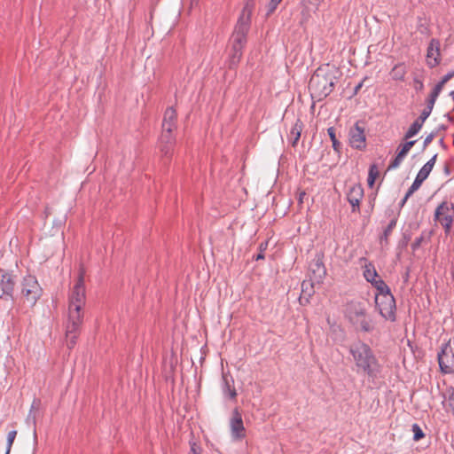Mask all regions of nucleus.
Segmentation results:
<instances>
[{"mask_svg":"<svg viewBox=\"0 0 454 454\" xmlns=\"http://www.w3.org/2000/svg\"><path fill=\"white\" fill-rule=\"evenodd\" d=\"M85 270L82 267L79 269L78 278L70 291L68 297V314L66 323L67 346L69 349L74 348L77 342L81 327L83 322L82 309L86 303V289L84 284Z\"/></svg>","mask_w":454,"mask_h":454,"instance_id":"f257e3e1","label":"nucleus"},{"mask_svg":"<svg viewBox=\"0 0 454 454\" xmlns=\"http://www.w3.org/2000/svg\"><path fill=\"white\" fill-rule=\"evenodd\" d=\"M254 0H246L245 5L235 25L230 38L231 52L229 57V67L233 68L239 63L243 49L247 42V34L251 27V16L254 9Z\"/></svg>","mask_w":454,"mask_h":454,"instance_id":"f03ea898","label":"nucleus"},{"mask_svg":"<svg viewBox=\"0 0 454 454\" xmlns=\"http://www.w3.org/2000/svg\"><path fill=\"white\" fill-rule=\"evenodd\" d=\"M340 77V70L333 65L325 64L317 67L309 82V90L313 100L321 101L333 90Z\"/></svg>","mask_w":454,"mask_h":454,"instance_id":"7ed1b4c3","label":"nucleus"},{"mask_svg":"<svg viewBox=\"0 0 454 454\" xmlns=\"http://www.w3.org/2000/svg\"><path fill=\"white\" fill-rule=\"evenodd\" d=\"M349 353L356 367L357 373H364L370 378H377L381 372L379 363L371 347L363 341L350 345Z\"/></svg>","mask_w":454,"mask_h":454,"instance_id":"20e7f679","label":"nucleus"},{"mask_svg":"<svg viewBox=\"0 0 454 454\" xmlns=\"http://www.w3.org/2000/svg\"><path fill=\"white\" fill-rule=\"evenodd\" d=\"M20 294L30 307H34L43 294V289L36 278L31 274H27L20 282Z\"/></svg>","mask_w":454,"mask_h":454,"instance_id":"39448f33","label":"nucleus"},{"mask_svg":"<svg viewBox=\"0 0 454 454\" xmlns=\"http://www.w3.org/2000/svg\"><path fill=\"white\" fill-rule=\"evenodd\" d=\"M434 218L443 228L444 233L449 235L454 223V203L442 201L434 210Z\"/></svg>","mask_w":454,"mask_h":454,"instance_id":"423d86ee","label":"nucleus"},{"mask_svg":"<svg viewBox=\"0 0 454 454\" xmlns=\"http://www.w3.org/2000/svg\"><path fill=\"white\" fill-rule=\"evenodd\" d=\"M440 372L443 374L454 372V352L450 346V340L442 344L437 354Z\"/></svg>","mask_w":454,"mask_h":454,"instance_id":"0eeeda50","label":"nucleus"},{"mask_svg":"<svg viewBox=\"0 0 454 454\" xmlns=\"http://www.w3.org/2000/svg\"><path fill=\"white\" fill-rule=\"evenodd\" d=\"M375 303L377 309H379V313L382 317L391 322L395 321L396 305L395 297L392 294L383 295L381 297L376 295Z\"/></svg>","mask_w":454,"mask_h":454,"instance_id":"6e6552de","label":"nucleus"},{"mask_svg":"<svg viewBox=\"0 0 454 454\" xmlns=\"http://www.w3.org/2000/svg\"><path fill=\"white\" fill-rule=\"evenodd\" d=\"M441 62V42L438 38H431L427 47L426 65L428 68L433 69Z\"/></svg>","mask_w":454,"mask_h":454,"instance_id":"1a4fd4ad","label":"nucleus"},{"mask_svg":"<svg viewBox=\"0 0 454 454\" xmlns=\"http://www.w3.org/2000/svg\"><path fill=\"white\" fill-rule=\"evenodd\" d=\"M15 286L14 277L11 273L0 270V299L12 300Z\"/></svg>","mask_w":454,"mask_h":454,"instance_id":"9d476101","label":"nucleus"},{"mask_svg":"<svg viewBox=\"0 0 454 454\" xmlns=\"http://www.w3.org/2000/svg\"><path fill=\"white\" fill-rule=\"evenodd\" d=\"M230 429L231 437L235 440H242L246 437V429L243 424L242 414L238 408L232 411V416L230 420Z\"/></svg>","mask_w":454,"mask_h":454,"instance_id":"9b49d317","label":"nucleus"},{"mask_svg":"<svg viewBox=\"0 0 454 454\" xmlns=\"http://www.w3.org/2000/svg\"><path fill=\"white\" fill-rule=\"evenodd\" d=\"M366 137L364 128L359 122H356L355 126L349 131V144L353 148L362 150L366 146Z\"/></svg>","mask_w":454,"mask_h":454,"instance_id":"f8f14e48","label":"nucleus"},{"mask_svg":"<svg viewBox=\"0 0 454 454\" xmlns=\"http://www.w3.org/2000/svg\"><path fill=\"white\" fill-rule=\"evenodd\" d=\"M364 197V189L360 184H355L350 187L348 194L347 200L352 206V212H359L360 210V202Z\"/></svg>","mask_w":454,"mask_h":454,"instance_id":"ddd939ff","label":"nucleus"},{"mask_svg":"<svg viewBox=\"0 0 454 454\" xmlns=\"http://www.w3.org/2000/svg\"><path fill=\"white\" fill-rule=\"evenodd\" d=\"M309 279L316 282V284L322 283L326 275L325 264L320 259L312 262L309 269Z\"/></svg>","mask_w":454,"mask_h":454,"instance_id":"4468645a","label":"nucleus"},{"mask_svg":"<svg viewBox=\"0 0 454 454\" xmlns=\"http://www.w3.org/2000/svg\"><path fill=\"white\" fill-rule=\"evenodd\" d=\"M416 140H411L407 141L404 144H402L397 148V154L395 157V159L390 162L388 165L387 169H394L399 167V165L402 163L409 151L411 149V147L415 145Z\"/></svg>","mask_w":454,"mask_h":454,"instance_id":"2eb2a0df","label":"nucleus"},{"mask_svg":"<svg viewBox=\"0 0 454 454\" xmlns=\"http://www.w3.org/2000/svg\"><path fill=\"white\" fill-rule=\"evenodd\" d=\"M366 314V309L364 303L359 301H351L347 307V315L351 323L363 317Z\"/></svg>","mask_w":454,"mask_h":454,"instance_id":"dca6fc26","label":"nucleus"},{"mask_svg":"<svg viewBox=\"0 0 454 454\" xmlns=\"http://www.w3.org/2000/svg\"><path fill=\"white\" fill-rule=\"evenodd\" d=\"M161 127L162 129H167L171 131H175L176 129L177 114L173 106H169L165 110Z\"/></svg>","mask_w":454,"mask_h":454,"instance_id":"f3484780","label":"nucleus"},{"mask_svg":"<svg viewBox=\"0 0 454 454\" xmlns=\"http://www.w3.org/2000/svg\"><path fill=\"white\" fill-rule=\"evenodd\" d=\"M361 261L364 262L363 272L364 278L367 282L372 284V282H374L376 279L379 278V275L375 269V266L372 262L367 261L366 258H361Z\"/></svg>","mask_w":454,"mask_h":454,"instance_id":"a211bd4d","label":"nucleus"},{"mask_svg":"<svg viewBox=\"0 0 454 454\" xmlns=\"http://www.w3.org/2000/svg\"><path fill=\"white\" fill-rule=\"evenodd\" d=\"M223 394L224 396L229 397L230 399H236L237 397V391L234 387V380L231 377L230 379L226 375H223Z\"/></svg>","mask_w":454,"mask_h":454,"instance_id":"6ab92c4d","label":"nucleus"},{"mask_svg":"<svg viewBox=\"0 0 454 454\" xmlns=\"http://www.w3.org/2000/svg\"><path fill=\"white\" fill-rule=\"evenodd\" d=\"M303 129V123L300 119H297L294 124L293 125L290 133H289V138L292 140V145L295 146L297 142L299 141L301 137V133Z\"/></svg>","mask_w":454,"mask_h":454,"instance_id":"aec40b11","label":"nucleus"},{"mask_svg":"<svg viewBox=\"0 0 454 454\" xmlns=\"http://www.w3.org/2000/svg\"><path fill=\"white\" fill-rule=\"evenodd\" d=\"M316 282L309 279V280H303L301 283V296L300 297V300L305 299L306 301H309V298L311 297L315 291H314V285Z\"/></svg>","mask_w":454,"mask_h":454,"instance_id":"412c9836","label":"nucleus"},{"mask_svg":"<svg viewBox=\"0 0 454 454\" xmlns=\"http://www.w3.org/2000/svg\"><path fill=\"white\" fill-rule=\"evenodd\" d=\"M352 324L359 325L361 331L364 333H370L374 329L372 319L367 317V313L363 317L354 321Z\"/></svg>","mask_w":454,"mask_h":454,"instance_id":"4be33fe9","label":"nucleus"},{"mask_svg":"<svg viewBox=\"0 0 454 454\" xmlns=\"http://www.w3.org/2000/svg\"><path fill=\"white\" fill-rule=\"evenodd\" d=\"M430 174L428 172H425V169L422 168L418 172L415 180L413 181L412 184L409 188L410 192H415L419 189L423 182L428 177Z\"/></svg>","mask_w":454,"mask_h":454,"instance_id":"5701e85b","label":"nucleus"},{"mask_svg":"<svg viewBox=\"0 0 454 454\" xmlns=\"http://www.w3.org/2000/svg\"><path fill=\"white\" fill-rule=\"evenodd\" d=\"M443 403L447 411H450L454 414V387H448L443 394Z\"/></svg>","mask_w":454,"mask_h":454,"instance_id":"b1692460","label":"nucleus"},{"mask_svg":"<svg viewBox=\"0 0 454 454\" xmlns=\"http://www.w3.org/2000/svg\"><path fill=\"white\" fill-rule=\"evenodd\" d=\"M372 286L375 287L376 290L378 291V294L376 295H378L379 297L391 294L390 288L380 278L376 279L374 282H372Z\"/></svg>","mask_w":454,"mask_h":454,"instance_id":"393cba45","label":"nucleus"},{"mask_svg":"<svg viewBox=\"0 0 454 454\" xmlns=\"http://www.w3.org/2000/svg\"><path fill=\"white\" fill-rule=\"evenodd\" d=\"M390 74L395 81H403L406 74V68L403 63L396 64L391 70Z\"/></svg>","mask_w":454,"mask_h":454,"instance_id":"a878e982","label":"nucleus"},{"mask_svg":"<svg viewBox=\"0 0 454 454\" xmlns=\"http://www.w3.org/2000/svg\"><path fill=\"white\" fill-rule=\"evenodd\" d=\"M422 127L423 124L416 119L404 134V139H410L416 136L420 131Z\"/></svg>","mask_w":454,"mask_h":454,"instance_id":"bb28decb","label":"nucleus"},{"mask_svg":"<svg viewBox=\"0 0 454 454\" xmlns=\"http://www.w3.org/2000/svg\"><path fill=\"white\" fill-rule=\"evenodd\" d=\"M396 223H397V217L393 216V218L390 220V222L388 223V224L383 231V233L380 237L381 243L383 241L387 242V239H388L389 235L391 234L394 228L396 226Z\"/></svg>","mask_w":454,"mask_h":454,"instance_id":"cd10ccee","label":"nucleus"},{"mask_svg":"<svg viewBox=\"0 0 454 454\" xmlns=\"http://www.w3.org/2000/svg\"><path fill=\"white\" fill-rule=\"evenodd\" d=\"M441 91L436 90L435 88H433L431 92L429 93L428 97L426 99V107L427 109H430L433 111L434 104L437 100V98L439 97Z\"/></svg>","mask_w":454,"mask_h":454,"instance_id":"c85d7f7f","label":"nucleus"},{"mask_svg":"<svg viewBox=\"0 0 454 454\" xmlns=\"http://www.w3.org/2000/svg\"><path fill=\"white\" fill-rule=\"evenodd\" d=\"M176 143H159V148L162 156L169 159L174 152Z\"/></svg>","mask_w":454,"mask_h":454,"instance_id":"c756f323","label":"nucleus"},{"mask_svg":"<svg viewBox=\"0 0 454 454\" xmlns=\"http://www.w3.org/2000/svg\"><path fill=\"white\" fill-rule=\"evenodd\" d=\"M327 133L332 141L333 150L337 153H340L341 149V144L338 141L336 137L335 129L333 127L328 128Z\"/></svg>","mask_w":454,"mask_h":454,"instance_id":"7c9ffc66","label":"nucleus"},{"mask_svg":"<svg viewBox=\"0 0 454 454\" xmlns=\"http://www.w3.org/2000/svg\"><path fill=\"white\" fill-rule=\"evenodd\" d=\"M173 132L174 131L168 130L167 129H162L159 143H176V137Z\"/></svg>","mask_w":454,"mask_h":454,"instance_id":"2f4dec72","label":"nucleus"},{"mask_svg":"<svg viewBox=\"0 0 454 454\" xmlns=\"http://www.w3.org/2000/svg\"><path fill=\"white\" fill-rule=\"evenodd\" d=\"M454 77V70L449 71L442 79L434 85V88L442 92L444 85Z\"/></svg>","mask_w":454,"mask_h":454,"instance_id":"473e14b6","label":"nucleus"},{"mask_svg":"<svg viewBox=\"0 0 454 454\" xmlns=\"http://www.w3.org/2000/svg\"><path fill=\"white\" fill-rule=\"evenodd\" d=\"M378 176H379V170H378L377 165L372 164L369 168V173H368V178H367L369 186L372 187L374 184V182H375L376 178L378 177Z\"/></svg>","mask_w":454,"mask_h":454,"instance_id":"72a5a7b5","label":"nucleus"},{"mask_svg":"<svg viewBox=\"0 0 454 454\" xmlns=\"http://www.w3.org/2000/svg\"><path fill=\"white\" fill-rule=\"evenodd\" d=\"M39 406H40V400L34 399L31 408H30V411H29V413L27 415V421H32L33 424H35V414H33V411L38 410Z\"/></svg>","mask_w":454,"mask_h":454,"instance_id":"f704fd0d","label":"nucleus"},{"mask_svg":"<svg viewBox=\"0 0 454 454\" xmlns=\"http://www.w3.org/2000/svg\"><path fill=\"white\" fill-rule=\"evenodd\" d=\"M411 431L413 433V440L415 442L421 440L425 436V434L423 433L422 429L416 423L411 426Z\"/></svg>","mask_w":454,"mask_h":454,"instance_id":"c9c22d12","label":"nucleus"},{"mask_svg":"<svg viewBox=\"0 0 454 454\" xmlns=\"http://www.w3.org/2000/svg\"><path fill=\"white\" fill-rule=\"evenodd\" d=\"M17 431L12 430L7 434V444H6V451L5 454H10L12 446L13 444V442L16 438Z\"/></svg>","mask_w":454,"mask_h":454,"instance_id":"e433bc0d","label":"nucleus"},{"mask_svg":"<svg viewBox=\"0 0 454 454\" xmlns=\"http://www.w3.org/2000/svg\"><path fill=\"white\" fill-rule=\"evenodd\" d=\"M268 245V240H265L259 245V253L254 256V260L259 261L264 259V252L267 250Z\"/></svg>","mask_w":454,"mask_h":454,"instance_id":"4c0bfd02","label":"nucleus"},{"mask_svg":"<svg viewBox=\"0 0 454 454\" xmlns=\"http://www.w3.org/2000/svg\"><path fill=\"white\" fill-rule=\"evenodd\" d=\"M413 88L416 92H422L424 90V82L419 76L413 77Z\"/></svg>","mask_w":454,"mask_h":454,"instance_id":"58836bf2","label":"nucleus"},{"mask_svg":"<svg viewBox=\"0 0 454 454\" xmlns=\"http://www.w3.org/2000/svg\"><path fill=\"white\" fill-rule=\"evenodd\" d=\"M436 159H437V154H434L427 163H425L422 166V168L425 169V172H428L429 174L431 173V171L435 164Z\"/></svg>","mask_w":454,"mask_h":454,"instance_id":"ea45409f","label":"nucleus"},{"mask_svg":"<svg viewBox=\"0 0 454 454\" xmlns=\"http://www.w3.org/2000/svg\"><path fill=\"white\" fill-rule=\"evenodd\" d=\"M432 113V110L430 109H427V108H424L420 114V115L417 118V120L421 122L422 124H424V122L426 121V120L430 116Z\"/></svg>","mask_w":454,"mask_h":454,"instance_id":"a19ab883","label":"nucleus"},{"mask_svg":"<svg viewBox=\"0 0 454 454\" xmlns=\"http://www.w3.org/2000/svg\"><path fill=\"white\" fill-rule=\"evenodd\" d=\"M282 0H270L268 4L267 15H270L277 9Z\"/></svg>","mask_w":454,"mask_h":454,"instance_id":"79ce46f5","label":"nucleus"},{"mask_svg":"<svg viewBox=\"0 0 454 454\" xmlns=\"http://www.w3.org/2000/svg\"><path fill=\"white\" fill-rule=\"evenodd\" d=\"M306 3L309 4V5H311L312 7H314L316 10L318 9L319 5L321 4V3L324 1V0H305Z\"/></svg>","mask_w":454,"mask_h":454,"instance_id":"37998d69","label":"nucleus"},{"mask_svg":"<svg viewBox=\"0 0 454 454\" xmlns=\"http://www.w3.org/2000/svg\"><path fill=\"white\" fill-rule=\"evenodd\" d=\"M423 240V237L417 238L411 244V249L416 250L420 247V244Z\"/></svg>","mask_w":454,"mask_h":454,"instance_id":"c03bdc74","label":"nucleus"},{"mask_svg":"<svg viewBox=\"0 0 454 454\" xmlns=\"http://www.w3.org/2000/svg\"><path fill=\"white\" fill-rule=\"evenodd\" d=\"M190 454H200V447L197 445L195 442L191 443Z\"/></svg>","mask_w":454,"mask_h":454,"instance_id":"a18cd8bd","label":"nucleus"},{"mask_svg":"<svg viewBox=\"0 0 454 454\" xmlns=\"http://www.w3.org/2000/svg\"><path fill=\"white\" fill-rule=\"evenodd\" d=\"M414 192H410V190L408 189L406 194L403 198V200L400 201V207H403L405 203L407 202V200L413 194Z\"/></svg>","mask_w":454,"mask_h":454,"instance_id":"49530a36","label":"nucleus"},{"mask_svg":"<svg viewBox=\"0 0 454 454\" xmlns=\"http://www.w3.org/2000/svg\"><path fill=\"white\" fill-rule=\"evenodd\" d=\"M434 135L433 133L429 134L424 139L423 146L427 147L434 139Z\"/></svg>","mask_w":454,"mask_h":454,"instance_id":"de8ad7c7","label":"nucleus"},{"mask_svg":"<svg viewBox=\"0 0 454 454\" xmlns=\"http://www.w3.org/2000/svg\"><path fill=\"white\" fill-rule=\"evenodd\" d=\"M419 30L421 34H427L429 32L428 27L422 24L419 26Z\"/></svg>","mask_w":454,"mask_h":454,"instance_id":"09e8293b","label":"nucleus"},{"mask_svg":"<svg viewBox=\"0 0 454 454\" xmlns=\"http://www.w3.org/2000/svg\"><path fill=\"white\" fill-rule=\"evenodd\" d=\"M363 87V82H359L354 89V95H356Z\"/></svg>","mask_w":454,"mask_h":454,"instance_id":"8fccbe9b","label":"nucleus"},{"mask_svg":"<svg viewBox=\"0 0 454 454\" xmlns=\"http://www.w3.org/2000/svg\"><path fill=\"white\" fill-rule=\"evenodd\" d=\"M305 194H306V193H305L304 192H301V193H300V195H299V201H300V202H302L303 196H305Z\"/></svg>","mask_w":454,"mask_h":454,"instance_id":"3c124183","label":"nucleus"},{"mask_svg":"<svg viewBox=\"0 0 454 454\" xmlns=\"http://www.w3.org/2000/svg\"><path fill=\"white\" fill-rule=\"evenodd\" d=\"M444 172H445L446 175H450V169H449L448 167H445Z\"/></svg>","mask_w":454,"mask_h":454,"instance_id":"603ef678","label":"nucleus"},{"mask_svg":"<svg viewBox=\"0 0 454 454\" xmlns=\"http://www.w3.org/2000/svg\"><path fill=\"white\" fill-rule=\"evenodd\" d=\"M450 95H451V96H454V91H451V92H450Z\"/></svg>","mask_w":454,"mask_h":454,"instance_id":"864d4df0","label":"nucleus"}]
</instances>
